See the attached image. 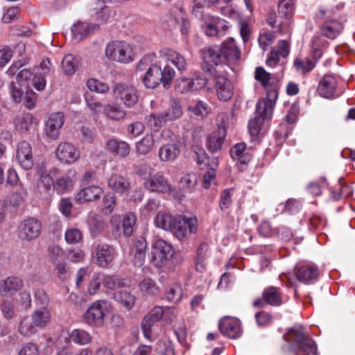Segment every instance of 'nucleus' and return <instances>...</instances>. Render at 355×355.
<instances>
[{
    "label": "nucleus",
    "mask_w": 355,
    "mask_h": 355,
    "mask_svg": "<svg viewBox=\"0 0 355 355\" xmlns=\"http://www.w3.org/2000/svg\"><path fill=\"white\" fill-rule=\"evenodd\" d=\"M156 225L166 231H171L179 240L185 238L187 229L190 233L197 230L196 220L182 215L172 216L169 214H157L155 220Z\"/></svg>",
    "instance_id": "obj_1"
},
{
    "label": "nucleus",
    "mask_w": 355,
    "mask_h": 355,
    "mask_svg": "<svg viewBox=\"0 0 355 355\" xmlns=\"http://www.w3.org/2000/svg\"><path fill=\"white\" fill-rule=\"evenodd\" d=\"M150 255V263L158 268L173 269L182 261L180 254L175 253L172 245L163 239H157L153 243Z\"/></svg>",
    "instance_id": "obj_2"
},
{
    "label": "nucleus",
    "mask_w": 355,
    "mask_h": 355,
    "mask_svg": "<svg viewBox=\"0 0 355 355\" xmlns=\"http://www.w3.org/2000/svg\"><path fill=\"white\" fill-rule=\"evenodd\" d=\"M175 75V70L169 64L163 69L155 64L149 67L142 77V82L147 88L154 89L161 83L164 88H168Z\"/></svg>",
    "instance_id": "obj_3"
},
{
    "label": "nucleus",
    "mask_w": 355,
    "mask_h": 355,
    "mask_svg": "<svg viewBox=\"0 0 355 355\" xmlns=\"http://www.w3.org/2000/svg\"><path fill=\"white\" fill-rule=\"evenodd\" d=\"M105 55L110 59L119 62L128 63L132 60V51L130 46L123 42H112L107 45Z\"/></svg>",
    "instance_id": "obj_4"
},
{
    "label": "nucleus",
    "mask_w": 355,
    "mask_h": 355,
    "mask_svg": "<svg viewBox=\"0 0 355 355\" xmlns=\"http://www.w3.org/2000/svg\"><path fill=\"white\" fill-rule=\"evenodd\" d=\"M41 230V222L36 218L31 217L19 223L17 228L18 237L22 241H31L40 236Z\"/></svg>",
    "instance_id": "obj_5"
},
{
    "label": "nucleus",
    "mask_w": 355,
    "mask_h": 355,
    "mask_svg": "<svg viewBox=\"0 0 355 355\" xmlns=\"http://www.w3.org/2000/svg\"><path fill=\"white\" fill-rule=\"evenodd\" d=\"M112 90L115 98L122 102L127 107H132L138 102L137 90L132 85L116 83Z\"/></svg>",
    "instance_id": "obj_6"
},
{
    "label": "nucleus",
    "mask_w": 355,
    "mask_h": 355,
    "mask_svg": "<svg viewBox=\"0 0 355 355\" xmlns=\"http://www.w3.org/2000/svg\"><path fill=\"white\" fill-rule=\"evenodd\" d=\"M103 304H105L104 302L96 301L87 309L84 315L85 322L87 324L94 327L103 326L105 316Z\"/></svg>",
    "instance_id": "obj_7"
},
{
    "label": "nucleus",
    "mask_w": 355,
    "mask_h": 355,
    "mask_svg": "<svg viewBox=\"0 0 355 355\" xmlns=\"http://www.w3.org/2000/svg\"><path fill=\"white\" fill-rule=\"evenodd\" d=\"M282 303V295L279 288L275 286H269L263 290L261 298L254 301L253 305L256 307H263L266 304L279 306Z\"/></svg>",
    "instance_id": "obj_8"
},
{
    "label": "nucleus",
    "mask_w": 355,
    "mask_h": 355,
    "mask_svg": "<svg viewBox=\"0 0 355 355\" xmlns=\"http://www.w3.org/2000/svg\"><path fill=\"white\" fill-rule=\"evenodd\" d=\"M55 155L61 162L71 164L79 159L80 152L71 144L64 142L57 147Z\"/></svg>",
    "instance_id": "obj_9"
},
{
    "label": "nucleus",
    "mask_w": 355,
    "mask_h": 355,
    "mask_svg": "<svg viewBox=\"0 0 355 355\" xmlns=\"http://www.w3.org/2000/svg\"><path fill=\"white\" fill-rule=\"evenodd\" d=\"M16 158L19 165L25 170L32 168L34 162L32 148L28 142L22 141L19 143L16 152Z\"/></svg>",
    "instance_id": "obj_10"
},
{
    "label": "nucleus",
    "mask_w": 355,
    "mask_h": 355,
    "mask_svg": "<svg viewBox=\"0 0 355 355\" xmlns=\"http://www.w3.org/2000/svg\"><path fill=\"white\" fill-rule=\"evenodd\" d=\"M220 52L223 55V62L229 64H234L241 58V53L239 48L236 46L234 40L230 37L224 41L220 47Z\"/></svg>",
    "instance_id": "obj_11"
},
{
    "label": "nucleus",
    "mask_w": 355,
    "mask_h": 355,
    "mask_svg": "<svg viewBox=\"0 0 355 355\" xmlns=\"http://www.w3.org/2000/svg\"><path fill=\"white\" fill-rule=\"evenodd\" d=\"M287 341L295 344L304 355H309L311 345L309 340L301 329H291L288 334Z\"/></svg>",
    "instance_id": "obj_12"
},
{
    "label": "nucleus",
    "mask_w": 355,
    "mask_h": 355,
    "mask_svg": "<svg viewBox=\"0 0 355 355\" xmlns=\"http://www.w3.org/2000/svg\"><path fill=\"white\" fill-rule=\"evenodd\" d=\"M145 187L152 192L166 193L171 191V186L167 179L161 174H155L148 178L144 182Z\"/></svg>",
    "instance_id": "obj_13"
},
{
    "label": "nucleus",
    "mask_w": 355,
    "mask_h": 355,
    "mask_svg": "<svg viewBox=\"0 0 355 355\" xmlns=\"http://www.w3.org/2000/svg\"><path fill=\"white\" fill-rule=\"evenodd\" d=\"M337 81L332 75L327 74L319 82L316 92L322 97L330 98L334 96Z\"/></svg>",
    "instance_id": "obj_14"
},
{
    "label": "nucleus",
    "mask_w": 355,
    "mask_h": 355,
    "mask_svg": "<svg viewBox=\"0 0 355 355\" xmlns=\"http://www.w3.org/2000/svg\"><path fill=\"white\" fill-rule=\"evenodd\" d=\"M278 97V88H268L266 99L260 101L257 104V112L265 116H271L274 104Z\"/></svg>",
    "instance_id": "obj_15"
},
{
    "label": "nucleus",
    "mask_w": 355,
    "mask_h": 355,
    "mask_svg": "<svg viewBox=\"0 0 355 355\" xmlns=\"http://www.w3.org/2000/svg\"><path fill=\"white\" fill-rule=\"evenodd\" d=\"M64 124V115L56 112L51 115L46 123V134L51 139H56L60 135V129Z\"/></svg>",
    "instance_id": "obj_16"
},
{
    "label": "nucleus",
    "mask_w": 355,
    "mask_h": 355,
    "mask_svg": "<svg viewBox=\"0 0 355 355\" xmlns=\"http://www.w3.org/2000/svg\"><path fill=\"white\" fill-rule=\"evenodd\" d=\"M219 329L222 334L230 338L236 339L241 336L239 321L230 318H223L219 322Z\"/></svg>",
    "instance_id": "obj_17"
},
{
    "label": "nucleus",
    "mask_w": 355,
    "mask_h": 355,
    "mask_svg": "<svg viewBox=\"0 0 355 355\" xmlns=\"http://www.w3.org/2000/svg\"><path fill=\"white\" fill-rule=\"evenodd\" d=\"M180 154V141H175L162 146L158 153V157L162 162L175 160Z\"/></svg>",
    "instance_id": "obj_18"
},
{
    "label": "nucleus",
    "mask_w": 355,
    "mask_h": 355,
    "mask_svg": "<svg viewBox=\"0 0 355 355\" xmlns=\"http://www.w3.org/2000/svg\"><path fill=\"white\" fill-rule=\"evenodd\" d=\"M215 82L218 98L224 101L229 100L233 94L230 81L225 76L220 75L216 77Z\"/></svg>",
    "instance_id": "obj_19"
},
{
    "label": "nucleus",
    "mask_w": 355,
    "mask_h": 355,
    "mask_svg": "<svg viewBox=\"0 0 355 355\" xmlns=\"http://www.w3.org/2000/svg\"><path fill=\"white\" fill-rule=\"evenodd\" d=\"M226 136V130L223 128H218L207 137V148L209 152L214 153L219 150L224 143Z\"/></svg>",
    "instance_id": "obj_20"
},
{
    "label": "nucleus",
    "mask_w": 355,
    "mask_h": 355,
    "mask_svg": "<svg viewBox=\"0 0 355 355\" xmlns=\"http://www.w3.org/2000/svg\"><path fill=\"white\" fill-rule=\"evenodd\" d=\"M114 248L105 243L96 248V263L101 267H106L114 259Z\"/></svg>",
    "instance_id": "obj_21"
},
{
    "label": "nucleus",
    "mask_w": 355,
    "mask_h": 355,
    "mask_svg": "<svg viewBox=\"0 0 355 355\" xmlns=\"http://www.w3.org/2000/svg\"><path fill=\"white\" fill-rule=\"evenodd\" d=\"M99 28L100 25L98 24L85 25L83 23L78 21L71 28V32L76 39L81 40L89 36L92 33L99 30Z\"/></svg>",
    "instance_id": "obj_22"
},
{
    "label": "nucleus",
    "mask_w": 355,
    "mask_h": 355,
    "mask_svg": "<svg viewBox=\"0 0 355 355\" xmlns=\"http://www.w3.org/2000/svg\"><path fill=\"white\" fill-rule=\"evenodd\" d=\"M107 184L109 188L120 193L128 191L130 188V180L117 174L111 175L107 180Z\"/></svg>",
    "instance_id": "obj_23"
},
{
    "label": "nucleus",
    "mask_w": 355,
    "mask_h": 355,
    "mask_svg": "<svg viewBox=\"0 0 355 355\" xmlns=\"http://www.w3.org/2000/svg\"><path fill=\"white\" fill-rule=\"evenodd\" d=\"M105 148L110 153L116 154L122 158L128 157L130 152V146L127 142L114 139L106 142Z\"/></svg>",
    "instance_id": "obj_24"
},
{
    "label": "nucleus",
    "mask_w": 355,
    "mask_h": 355,
    "mask_svg": "<svg viewBox=\"0 0 355 355\" xmlns=\"http://www.w3.org/2000/svg\"><path fill=\"white\" fill-rule=\"evenodd\" d=\"M102 193L103 190L98 187H87L76 194V200L79 204L91 202L98 199Z\"/></svg>",
    "instance_id": "obj_25"
},
{
    "label": "nucleus",
    "mask_w": 355,
    "mask_h": 355,
    "mask_svg": "<svg viewBox=\"0 0 355 355\" xmlns=\"http://www.w3.org/2000/svg\"><path fill=\"white\" fill-rule=\"evenodd\" d=\"M343 29V24L336 19L325 21L320 28L322 35L329 39L336 38Z\"/></svg>",
    "instance_id": "obj_26"
},
{
    "label": "nucleus",
    "mask_w": 355,
    "mask_h": 355,
    "mask_svg": "<svg viewBox=\"0 0 355 355\" xmlns=\"http://www.w3.org/2000/svg\"><path fill=\"white\" fill-rule=\"evenodd\" d=\"M22 286V281L17 277H8L0 282V294H13Z\"/></svg>",
    "instance_id": "obj_27"
},
{
    "label": "nucleus",
    "mask_w": 355,
    "mask_h": 355,
    "mask_svg": "<svg viewBox=\"0 0 355 355\" xmlns=\"http://www.w3.org/2000/svg\"><path fill=\"white\" fill-rule=\"evenodd\" d=\"M327 183L324 177H320L312 182V196L318 198V201L312 202L315 205L322 204L326 198L323 197V193L326 192Z\"/></svg>",
    "instance_id": "obj_28"
},
{
    "label": "nucleus",
    "mask_w": 355,
    "mask_h": 355,
    "mask_svg": "<svg viewBox=\"0 0 355 355\" xmlns=\"http://www.w3.org/2000/svg\"><path fill=\"white\" fill-rule=\"evenodd\" d=\"M165 55L168 60L167 64H169L172 67L175 66L180 71L187 69V63L183 55L171 49H168Z\"/></svg>",
    "instance_id": "obj_29"
},
{
    "label": "nucleus",
    "mask_w": 355,
    "mask_h": 355,
    "mask_svg": "<svg viewBox=\"0 0 355 355\" xmlns=\"http://www.w3.org/2000/svg\"><path fill=\"white\" fill-rule=\"evenodd\" d=\"M36 123V119L31 113L24 114L22 116H17L14 119L16 128L23 132H28Z\"/></svg>",
    "instance_id": "obj_30"
},
{
    "label": "nucleus",
    "mask_w": 355,
    "mask_h": 355,
    "mask_svg": "<svg viewBox=\"0 0 355 355\" xmlns=\"http://www.w3.org/2000/svg\"><path fill=\"white\" fill-rule=\"evenodd\" d=\"M202 53L203 60L205 62L212 63L215 66L224 63L220 48L218 49L214 47L204 49L202 50Z\"/></svg>",
    "instance_id": "obj_31"
},
{
    "label": "nucleus",
    "mask_w": 355,
    "mask_h": 355,
    "mask_svg": "<svg viewBox=\"0 0 355 355\" xmlns=\"http://www.w3.org/2000/svg\"><path fill=\"white\" fill-rule=\"evenodd\" d=\"M167 119L164 112L158 114L152 113L146 117L147 126L154 132H157L167 122Z\"/></svg>",
    "instance_id": "obj_32"
},
{
    "label": "nucleus",
    "mask_w": 355,
    "mask_h": 355,
    "mask_svg": "<svg viewBox=\"0 0 355 355\" xmlns=\"http://www.w3.org/2000/svg\"><path fill=\"white\" fill-rule=\"evenodd\" d=\"M57 170L51 171L50 173L46 174L38 171L40 175V180L37 182V189L40 193L47 192L54 186V181L52 176L55 175Z\"/></svg>",
    "instance_id": "obj_33"
},
{
    "label": "nucleus",
    "mask_w": 355,
    "mask_h": 355,
    "mask_svg": "<svg viewBox=\"0 0 355 355\" xmlns=\"http://www.w3.org/2000/svg\"><path fill=\"white\" fill-rule=\"evenodd\" d=\"M114 298L128 309H130L135 302V296L126 290L115 292L114 293Z\"/></svg>",
    "instance_id": "obj_34"
},
{
    "label": "nucleus",
    "mask_w": 355,
    "mask_h": 355,
    "mask_svg": "<svg viewBox=\"0 0 355 355\" xmlns=\"http://www.w3.org/2000/svg\"><path fill=\"white\" fill-rule=\"evenodd\" d=\"M136 220L137 217L135 214L132 212H128L123 216L121 226L124 236L130 237L132 234Z\"/></svg>",
    "instance_id": "obj_35"
},
{
    "label": "nucleus",
    "mask_w": 355,
    "mask_h": 355,
    "mask_svg": "<svg viewBox=\"0 0 355 355\" xmlns=\"http://www.w3.org/2000/svg\"><path fill=\"white\" fill-rule=\"evenodd\" d=\"M78 67V61L71 54L65 55L62 62V68L66 75H73Z\"/></svg>",
    "instance_id": "obj_36"
},
{
    "label": "nucleus",
    "mask_w": 355,
    "mask_h": 355,
    "mask_svg": "<svg viewBox=\"0 0 355 355\" xmlns=\"http://www.w3.org/2000/svg\"><path fill=\"white\" fill-rule=\"evenodd\" d=\"M50 319V313L49 311L43 307L41 310L34 312L32 315L33 323L35 326L43 327L47 324Z\"/></svg>",
    "instance_id": "obj_37"
},
{
    "label": "nucleus",
    "mask_w": 355,
    "mask_h": 355,
    "mask_svg": "<svg viewBox=\"0 0 355 355\" xmlns=\"http://www.w3.org/2000/svg\"><path fill=\"white\" fill-rule=\"evenodd\" d=\"M331 196L334 200H338L343 198H347L350 194L349 188L340 180L331 189Z\"/></svg>",
    "instance_id": "obj_38"
},
{
    "label": "nucleus",
    "mask_w": 355,
    "mask_h": 355,
    "mask_svg": "<svg viewBox=\"0 0 355 355\" xmlns=\"http://www.w3.org/2000/svg\"><path fill=\"white\" fill-rule=\"evenodd\" d=\"M257 115L254 119H251L248 123V128L250 134L252 136H257L260 131L261 127L265 119L270 117V116H265L263 114L258 113L256 111Z\"/></svg>",
    "instance_id": "obj_39"
},
{
    "label": "nucleus",
    "mask_w": 355,
    "mask_h": 355,
    "mask_svg": "<svg viewBox=\"0 0 355 355\" xmlns=\"http://www.w3.org/2000/svg\"><path fill=\"white\" fill-rule=\"evenodd\" d=\"M154 144V137L152 134H148L137 144V150L141 155L148 154Z\"/></svg>",
    "instance_id": "obj_40"
},
{
    "label": "nucleus",
    "mask_w": 355,
    "mask_h": 355,
    "mask_svg": "<svg viewBox=\"0 0 355 355\" xmlns=\"http://www.w3.org/2000/svg\"><path fill=\"white\" fill-rule=\"evenodd\" d=\"M70 340L75 343L85 345L91 342L90 334L81 329H74L70 334Z\"/></svg>",
    "instance_id": "obj_41"
},
{
    "label": "nucleus",
    "mask_w": 355,
    "mask_h": 355,
    "mask_svg": "<svg viewBox=\"0 0 355 355\" xmlns=\"http://www.w3.org/2000/svg\"><path fill=\"white\" fill-rule=\"evenodd\" d=\"M208 250V245L206 243H202L197 250V257L196 262V268L198 272H203L206 265L205 261L206 259V252Z\"/></svg>",
    "instance_id": "obj_42"
},
{
    "label": "nucleus",
    "mask_w": 355,
    "mask_h": 355,
    "mask_svg": "<svg viewBox=\"0 0 355 355\" xmlns=\"http://www.w3.org/2000/svg\"><path fill=\"white\" fill-rule=\"evenodd\" d=\"M208 250V245L206 243H202L197 250V257L196 262V268L198 272H203L206 265L205 261L206 259V252Z\"/></svg>",
    "instance_id": "obj_43"
},
{
    "label": "nucleus",
    "mask_w": 355,
    "mask_h": 355,
    "mask_svg": "<svg viewBox=\"0 0 355 355\" xmlns=\"http://www.w3.org/2000/svg\"><path fill=\"white\" fill-rule=\"evenodd\" d=\"M105 112L109 118L114 120L122 119L125 115V111L119 105L115 104L107 105L105 107Z\"/></svg>",
    "instance_id": "obj_44"
},
{
    "label": "nucleus",
    "mask_w": 355,
    "mask_h": 355,
    "mask_svg": "<svg viewBox=\"0 0 355 355\" xmlns=\"http://www.w3.org/2000/svg\"><path fill=\"white\" fill-rule=\"evenodd\" d=\"M167 121H172L181 116L182 114V107L177 101H173L171 107L165 112H163Z\"/></svg>",
    "instance_id": "obj_45"
},
{
    "label": "nucleus",
    "mask_w": 355,
    "mask_h": 355,
    "mask_svg": "<svg viewBox=\"0 0 355 355\" xmlns=\"http://www.w3.org/2000/svg\"><path fill=\"white\" fill-rule=\"evenodd\" d=\"M139 286L142 291L150 295H155L159 292V288L155 282L150 278L144 279L141 282Z\"/></svg>",
    "instance_id": "obj_46"
},
{
    "label": "nucleus",
    "mask_w": 355,
    "mask_h": 355,
    "mask_svg": "<svg viewBox=\"0 0 355 355\" xmlns=\"http://www.w3.org/2000/svg\"><path fill=\"white\" fill-rule=\"evenodd\" d=\"M87 86L91 92L94 91L98 93H106L109 90V87L106 83L94 78L87 80Z\"/></svg>",
    "instance_id": "obj_47"
},
{
    "label": "nucleus",
    "mask_w": 355,
    "mask_h": 355,
    "mask_svg": "<svg viewBox=\"0 0 355 355\" xmlns=\"http://www.w3.org/2000/svg\"><path fill=\"white\" fill-rule=\"evenodd\" d=\"M189 110L193 113L195 116L204 117L207 116L209 109L206 103L199 101L195 105L189 106Z\"/></svg>",
    "instance_id": "obj_48"
},
{
    "label": "nucleus",
    "mask_w": 355,
    "mask_h": 355,
    "mask_svg": "<svg viewBox=\"0 0 355 355\" xmlns=\"http://www.w3.org/2000/svg\"><path fill=\"white\" fill-rule=\"evenodd\" d=\"M254 77L265 88L268 87V82L271 80V74L261 67L256 68Z\"/></svg>",
    "instance_id": "obj_49"
},
{
    "label": "nucleus",
    "mask_w": 355,
    "mask_h": 355,
    "mask_svg": "<svg viewBox=\"0 0 355 355\" xmlns=\"http://www.w3.org/2000/svg\"><path fill=\"white\" fill-rule=\"evenodd\" d=\"M103 284L109 289H116V288L123 287L124 283L123 281L115 276L105 275L103 279Z\"/></svg>",
    "instance_id": "obj_50"
},
{
    "label": "nucleus",
    "mask_w": 355,
    "mask_h": 355,
    "mask_svg": "<svg viewBox=\"0 0 355 355\" xmlns=\"http://www.w3.org/2000/svg\"><path fill=\"white\" fill-rule=\"evenodd\" d=\"M1 313L7 320L12 319L15 315L14 304L10 300H3L0 306Z\"/></svg>",
    "instance_id": "obj_51"
},
{
    "label": "nucleus",
    "mask_w": 355,
    "mask_h": 355,
    "mask_svg": "<svg viewBox=\"0 0 355 355\" xmlns=\"http://www.w3.org/2000/svg\"><path fill=\"white\" fill-rule=\"evenodd\" d=\"M72 186V181L69 178L62 177L58 178L54 182L53 190L55 189L58 193H62Z\"/></svg>",
    "instance_id": "obj_52"
},
{
    "label": "nucleus",
    "mask_w": 355,
    "mask_h": 355,
    "mask_svg": "<svg viewBox=\"0 0 355 355\" xmlns=\"http://www.w3.org/2000/svg\"><path fill=\"white\" fill-rule=\"evenodd\" d=\"M207 82L208 77L200 73H195L193 77L191 79V89L193 91L200 89L205 87Z\"/></svg>",
    "instance_id": "obj_53"
},
{
    "label": "nucleus",
    "mask_w": 355,
    "mask_h": 355,
    "mask_svg": "<svg viewBox=\"0 0 355 355\" xmlns=\"http://www.w3.org/2000/svg\"><path fill=\"white\" fill-rule=\"evenodd\" d=\"M105 214H110L112 212L116 204V196L114 193H107L103 198Z\"/></svg>",
    "instance_id": "obj_54"
},
{
    "label": "nucleus",
    "mask_w": 355,
    "mask_h": 355,
    "mask_svg": "<svg viewBox=\"0 0 355 355\" xmlns=\"http://www.w3.org/2000/svg\"><path fill=\"white\" fill-rule=\"evenodd\" d=\"M198 182V178L195 173H187L184 175L180 181V184L182 189H191L194 187Z\"/></svg>",
    "instance_id": "obj_55"
},
{
    "label": "nucleus",
    "mask_w": 355,
    "mask_h": 355,
    "mask_svg": "<svg viewBox=\"0 0 355 355\" xmlns=\"http://www.w3.org/2000/svg\"><path fill=\"white\" fill-rule=\"evenodd\" d=\"M293 10L292 0H280L278 3V12L282 17L288 18Z\"/></svg>",
    "instance_id": "obj_56"
},
{
    "label": "nucleus",
    "mask_w": 355,
    "mask_h": 355,
    "mask_svg": "<svg viewBox=\"0 0 355 355\" xmlns=\"http://www.w3.org/2000/svg\"><path fill=\"white\" fill-rule=\"evenodd\" d=\"M296 277L298 281L308 284L311 280V266H301L296 269Z\"/></svg>",
    "instance_id": "obj_57"
},
{
    "label": "nucleus",
    "mask_w": 355,
    "mask_h": 355,
    "mask_svg": "<svg viewBox=\"0 0 355 355\" xmlns=\"http://www.w3.org/2000/svg\"><path fill=\"white\" fill-rule=\"evenodd\" d=\"M35 327L33 322L31 324L28 318H25L20 322L19 331L21 334L28 336L35 332Z\"/></svg>",
    "instance_id": "obj_58"
},
{
    "label": "nucleus",
    "mask_w": 355,
    "mask_h": 355,
    "mask_svg": "<svg viewBox=\"0 0 355 355\" xmlns=\"http://www.w3.org/2000/svg\"><path fill=\"white\" fill-rule=\"evenodd\" d=\"M19 11L20 8L19 7H11L8 8L6 13H5L2 17L3 21L6 24L12 22L15 19L19 18Z\"/></svg>",
    "instance_id": "obj_59"
},
{
    "label": "nucleus",
    "mask_w": 355,
    "mask_h": 355,
    "mask_svg": "<svg viewBox=\"0 0 355 355\" xmlns=\"http://www.w3.org/2000/svg\"><path fill=\"white\" fill-rule=\"evenodd\" d=\"M82 239V234L79 230H69L65 233V240L69 243H76Z\"/></svg>",
    "instance_id": "obj_60"
},
{
    "label": "nucleus",
    "mask_w": 355,
    "mask_h": 355,
    "mask_svg": "<svg viewBox=\"0 0 355 355\" xmlns=\"http://www.w3.org/2000/svg\"><path fill=\"white\" fill-rule=\"evenodd\" d=\"M25 106L28 108L31 109L34 107L35 100H36V94L30 88H28L27 86H25Z\"/></svg>",
    "instance_id": "obj_61"
},
{
    "label": "nucleus",
    "mask_w": 355,
    "mask_h": 355,
    "mask_svg": "<svg viewBox=\"0 0 355 355\" xmlns=\"http://www.w3.org/2000/svg\"><path fill=\"white\" fill-rule=\"evenodd\" d=\"M155 322H156V321H154V319L149 315H147L144 318L141 322V328L146 338H149L150 336L151 327Z\"/></svg>",
    "instance_id": "obj_62"
},
{
    "label": "nucleus",
    "mask_w": 355,
    "mask_h": 355,
    "mask_svg": "<svg viewBox=\"0 0 355 355\" xmlns=\"http://www.w3.org/2000/svg\"><path fill=\"white\" fill-rule=\"evenodd\" d=\"M23 86H19L16 83H12L11 84V95L13 101L16 103L21 101L24 89L22 88Z\"/></svg>",
    "instance_id": "obj_63"
},
{
    "label": "nucleus",
    "mask_w": 355,
    "mask_h": 355,
    "mask_svg": "<svg viewBox=\"0 0 355 355\" xmlns=\"http://www.w3.org/2000/svg\"><path fill=\"white\" fill-rule=\"evenodd\" d=\"M37 346L33 343L25 344L19 352V355H37Z\"/></svg>",
    "instance_id": "obj_64"
}]
</instances>
